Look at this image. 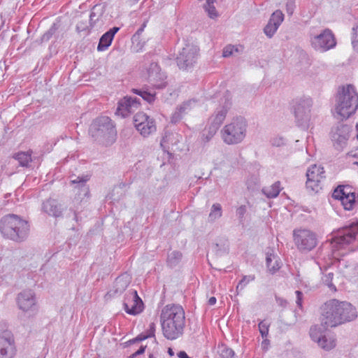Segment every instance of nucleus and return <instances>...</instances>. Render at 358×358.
Returning a JSON list of instances; mask_svg holds the SVG:
<instances>
[{
	"label": "nucleus",
	"instance_id": "nucleus-1",
	"mask_svg": "<svg viewBox=\"0 0 358 358\" xmlns=\"http://www.w3.org/2000/svg\"><path fill=\"white\" fill-rule=\"evenodd\" d=\"M322 324L327 327H335L343 323L350 322L357 317L356 309L347 301L331 299L321 308Z\"/></svg>",
	"mask_w": 358,
	"mask_h": 358
},
{
	"label": "nucleus",
	"instance_id": "nucleus-2",
	"mask_svg": "<svg viewBox=\"0 0 358 358\" xmlns=\"http://www.w3.org/2000/svg\"><path fill=\"white\" fill-rule=\"evenodd\" d=\"M163 335L168 340H175L182 335L185 324V311L178 305H166L160 315Z\"/></svg>",
	"mask_w": 358,
	"mask_h": 358
},
{
	"label": "nucleus",
	"instance_id": "nucleus-3",
	"mask_svg": "<svg viewBox=\"0 0 358 358\" xmlns=\"http://www.w3.org/2000/svg\"><path fill=\"white\" fill-rule=\"evenodd\" d=\"M30 225L20 216L8 214L0 220V233L5 238L16 243L24 241L29 236Z\"/></svg>",
	"mask_w": 358,
	"mask_h": 358
},
{
	"label": "nucleus",
	"instance_id": "nucleus-4",
	"mask_svg": "<svg viewBox=\"0 0 358 358\" xmlns=\"http://www.w3.org/2000/svg\"><path fill=\"white\" fill-rule=\"evenodd\" d=\"M358 108V93L354 85H346L339 87L336 97L334 116L344 120L354 114Z\"/></svg>",
	"mask_w": 358,
	"mask_h": 358
},
{
	"label": "nucleus",
	"instance_id": "nucleus-5",
	"mask_svg": "<svg viewBox=\"0 0 358 358\" xmlns=\"http://www.w3.org/2000/svg\"><path fill=\"white\" fill-rule=\"evenodd\" d=\"M89 134L94 141L109 146L115 141L117 132L110 118L107 116H101L91 123Z\"/></svg>",
	"mask_w": 358,
	"mask_h": 358
},
{
	"label": "nucleus",
	"instance_id": "nucleus-6",
	"mask_svg": "<svg viewBox=\"0 0 358 358\" xmlns=\"http://www.w3.org/2000/svg\"><path fill=\"white\" fill-rule=\"evenodd\" d=\"M248 122L241 116L236 117L221 130V137L227 145H236L241 143L247 134Z\"/></svg>",
	"mask_w": 358,
	"mask_h": 358
},
{
	"label": "nucleus",
	"instance_id": "nucleus-7",
	"mask_svg": "<svg viewBox=\"0 0 358 358\" xmlns=\"http://www.w3.org/2000/svg\"><path fill=\"white\" fill-rule=\"evenodd\" d=\"M358 236V221L351 222L339 229L332 238V248L339 250L355 241Z\"/></svg>",
	"mask_w": 358,
	"mask_h": 358
},
{
	"label": "nucleus",
	"instance_id": "nucleus-8",
	"mask_svg": "<svg viewBox=\"0 0 358 358\" xmlns=\"http://www.w3.org/2000/svg\"><path fill=\"white\" fill-rule=\"evenodd\" d=\"M313 101L310 97H303L296 100L294 105L296 123L302 129H308L310 126V111Z\"/></svg>",
	"mask_w": 358,
	"mask_h": 358
},
{
	"label": "nucleus",
	"instance_id": "nucleus-9",
	"mask_svg": "<svg viewBox=\"0 0 358 358\" xmlns=\"http://www.w3.org/2000/svg\"><path fill=\"white\" fill-rule=\"evenodd\" d=\"M293 240L296 248L301 252H310L317 245L316 234L307 229H295L293 231Z\"/></svg>",
	"mask_w": 358,
	"mask_h": 358
},
{
	"label": "nucleus",
	"instance_id": "nucleus-10",
	"mask_svg": "<svg viewBox=\"0 0 358 358\" xmlns=\"http://www.w3.org/2000/svg\"><path fill=\"white\" fill-rule=\"evenodd\" d=\"M311 47L316 51L324 52L334 48L336 45V38L332 31L329 29H324L321 33L310 35Z\"/></svg>",
	"mask_w": 358,
	"mask_h": 358
},
{
	"label": "nucleus",
	"instance_id": "nucleus-11",
	"mask_svg": "<svg viewBox=\"0 0 358 358\" xmlns=\"http://www.w3.org/2000/svg\"><path fill=\"white\" fill-rule=\"evenodd\" d=\"M306 189L311 193H317L322 189V180L325 178L324 168L316 164L312 165L306 172Z\"/></svg>",
	"mask_w": 358,
	"mask_h": 358
},
{
	"label": "nucleus",
	"instance_id": "nucleus-12",
	"mask_svg": "<svg viewBox=\"0 0 358 358\" xmlns=\"http://www.w3.org/2000/svg\"><path fill=\"white\" fill-rule=\"evenodd\" d=\"M199 49L192 44H187L176 57L178 67L182 70H187L193 66L196 63Z\"/></svg>",
	"mask_w": 358,
	"mask_h": 358
},
{
	"label": "nucleus",
	"instance_id": "nucleus-13",
	"mask_svg": "<svg viewBox=\"0 0 358 358\" xmlns=\"http://www.w3.org/2000/svg\"><path fill=\"white\" fill-rule=\"evenodd\" d=\"M134 124L143 137L155 133L157 129L155 120L143 112L137 113L134 116Z\"/></svg>",
	"mask_w": 358,
	"mask_h": 358
},
{
	"label": "nucleus",
	"instance_id": "nucleus-14",
	"mask_svg": "<svg viewBox=\"0 0 358 358\" xmlns=\"http://www.w3.org/2000/svg\"><path fill=\"white\" fill-rule=\"evenodd\" d=\"M231 95L229 92H226L223 98L221 99L220 106L216 108L213 115L210 117V123L220 127L226 118V116L231 107Z\"/></svg>",
	"mask_w": 358,
	"mask_h": 358
},
{
	"label": "nucleus",
	"instance_id": "nucleus-15",
	"mask_svg": "<svg viewBox=\"0 0 358 358\" xmlns=\"http://www.w3.org/2000/svg\"><path fill=\"white\" fill-rule=\"evenodd\" d=\"M16 353L13 334L10 331L0 333V358H13Z\"/></svg>",
	"mask_w": 358,
	"mask_h": 358
},
{
	"label": "nucleus",
	"instance_id": "nucleus-16",
	"mask_svg": "<svg viewBox=\"0 0 358 358\" xmlns=\"http://www.w3.org/2000/svg\"><path fill=\"white\" fill-rule=\"evenodd\" d=\"M147 71L148 82L155 89L162 90L167 86V76L165 73L162 71L157 63L152 62Z\"/></svg>",
	"mask_w": 358,
	"mask_h": 358
},
{
	"label": "nucleus",
	"instance_id": "nucleus-17",
	"mask_svg": "<svg viewBox=\"0 0 358 358\" xmlns=\"http://www.w3.org/2000/svg\"><path fill=\"white\" fill-rule=\"evenodd\" d=\"M123 306L125 312L132 315H138L143 310V303L135 290L126 294Z\"/></svg>",
	"mask_w": 358,
	"mask_h": 358
},
{
	"label": "nucleus",
	"instance_id": "nucleus-18",
	"mask_svg": "<svg viewBox=\"0 0 358 358\" xmlns=\"http://www.w3.org/2000/svg\"><path fill=\"white\" fill-rule=\"evenodd\" d=\"M139 106L138 99L126 96L118 101L115 114L122 117H126L134 112Z\"/></svg>",
	"mask_w": 358,
	"mask_h": 358
},
{
	"label": "nucleus",
	"instance_id": "nucleus-19",
	"mask_svg": "<svg viewBox=\"0 0 358 358\" xmlns=\"http://www.w3.org/2000/svg\"><path fill=\"white\" fill-rule=\"evenodd\" d=\"M16 300L18 308L24 312L31 311L36 308L35 294L31 290L21 292L18 294Z\"/></svg>",
	"mask_w": 358,
	"mask_h": 358
},
{
	"label": "nucleus",
	"instance_id": "nucleus-20",
	"mask_svg": "<svg viewBox=\"0 0 358 358\" xmlns=\"http://www.w3.org/2000/svg\"><path fill=\"white\" fill-rule=\"evenodd\" d=\"M284 14L280 10H276L271 14L267 24L264 28V33L268 38H271L274 36L284 21Z\"/></svg>",
	"mask_w": 358,
	"mask_h": 358
},
{
	"label": "nucleus",
	"instance_id": "nucleus-21",
	"mask_svg": "<svg viewBox=\"0 0 358 358\" xmlns=\"http://www.w3.org/2000/svg\"><path fill=\"white\" fill-rule=\"evenodd\" d=\"M349 136L350 127L346 124L338 125L331 131V140L337 149L346 143Z\"/></svg>",
	"mask_w": 358,
	"mask_h": 358
},
{
	"label": "nucleus",
	"instance_id": "nucleus-22",
	"mask_svg": "<svg viewBox=\"0 0 358 358\" xmlns=\"http://www.w3.org/2000/svg\"><path fill=\"white\" fill-rule=\"evenodd\" d=\"M90 178V175H82L71 180V184L74 185L75 189H77L76 194L80 199L88 197L90 194V189L87 185V182Z\"/></svg>",
	"mask_w": 358,
	"mask_h": 358
},
{
	"label": "nucleus",
	"instance_id": "nucleus-23",
	"mask_svg": "<svg viewBox=\"0 0 358 358\" xmlns=\"http://www.w3.org/2000/svg\"><path fill=\"white\" fill-rule=\"evenodd\" d=\"M266 264L268 271L271 274L276 273L282 266L280 257L272 248H268L266 252Z\"/></svg>",
	"mask_w": 358,
	"mask_h": 358
},
{
	"label": "nucleus",
	"instance_id": "nucleus-24",
	"mask_svg": "<svg viewBox=\"0 0 358 358\" xmlns=\"http://www.w3.org/2000/svg\"><path fill=\"white\" fill-rule=\"evenodd\" d=\"M42 210L50 216L60 217L62 214L61 205L55 199H48L42 204Z\"/></svg>",
	"mask_w": 358,
	"mask_h": 358
},
{
	"label": "nucleus",
	"instance_id": "nucleus-25",
	"mask_svg": "<svg viewBox=\"0 0 358 358\" xmlns=\"http://www.w3.org/2000/svg\"><path fill=\"white\" fill-rule=\"evenodd\" d=\"M120 30L117 27H114L110 29L108 31L103 34L99 39L97 46L98 51L106 50L110 45L113 40L115 34Z\"/></svg>",
	"mask_w": 358,
	"mask_h": 358
},
{
	"label": "nucleus",
	"instance_id": "nucleus-26",
	"mask_svg": "<svg viewBox=\"0 0 358 358\" xmlns=\"http://www.w3.org/2000/svg\"><path fill=\"white\" fill-rule=\"evenodd\" d=\"M318 345L324 350L329 351L334 348L336 345V339L335 336L330 333H327L317 342Z\"/></svg>",
	"mask_w": 358,
	"mask_h": 358
},
{
	"label": "nucleus",
	"instance_id": "nucleus-27",
	"mask_svg": "<svg viewBox=\"0 0 358 358\" xmlns=\"http://www.w3.org/2000/svg\"><path fill=\"white\" fill-rule=\"evenodd\" d=\"M181 136L177 133H166L163 136L160 145L164 149H169V145H175L181 139Z\"/></svg>",
	"mask_w": 358,
	"mask_h": 358
},
{
	"label": "nucleus",
	"instance_id": "nucleus-28",
	"mask_svg": "<svg viewBox=\"0 0 358 358\" xmlns=\"http://www.w3.org/2000/svg\"><path fill=\"white\" fill-rule=\"evenodd\" d=\"M282 188L280 187V181L275 182L269 187H265L262 189V193L267 198H275L278 196L281 191Z\"/></svg>",
	"mask_w": 358,
	"mask_h": 358
},
{
	"label": "nucleus",
	"instance_id": "nucleus-29",
	"mask_svg": "<svg viewBox=\"0 0 358 358\" xmlns=\"http://www.w3.org/2000/svg\"><path fill=\"white\" fill-rule=\"evenodd\" d=\"M31 154V150L19 152L14 155L13 158L19 162L20 166L22 167H27L29 163L32 161Z\"/></svg>",
	"mask_w": 358,
	"mask_h": 358
},
{
	"label": "nucleus",
	"instance_id": "nucleus-30",
	"mask_svg": "<svg viewBox=\"0 0 358 358\" xmlns=\"http://www.w3.org/2000/svg\"><path fill=\"white\" fill-rule=\"evenodd\" d=\"M192 103H196V101L194 100H189L187 101H185L181 104L177 110L175 111V113L172 115L171 117V122L173 123H177L182 119V114L186 113V106H189Z\"/></svg>",
	"mask_w": 358,
	"mask_h": 358
},
{
	"label": "nucleus",
	"instance_id": "nucleus-31",
	"mask_svg": "<svg viewBox=\"0 0 358 358\" xmlns=\"http://www.w3.org/2000/svg\"><path fill=\"white\" fill-rule=\"evenodd\" d=\"M131 92L139 95L143 100L149 103H153L156 99V93L148 91L145 89H132Z\"/></svg>",
	"mask_w": 358,
	"mask_h": 358
},
{
	"label": "nucleus",
	"instance_id": "nucleus-32",
	"mask_svg": "<svg viewBox=\"0 0 358 358\" xmlns=\"http://www.w3.org/2000/svg\"><path fill=\"white\" fill-rule=\"evenodd\" d=\"M222 215V208L220 203H213L208 215V222H214Z\"/></svg>",
	"mask_w": 358,
	"mask_h": 358
},
{
	"label": "nucleus",
	"instance_id": "nucleus-33",
	"mask_svg": "<svg viewBox=\"0 0 358 358\" xmlns=\"http://www.w3.org/2000/svg\"><path fill=\"white\" fill-rule=\"evenodd\" d=\"M59 24L57 22L53 23L50 28L41 36V42L43 43L48 41L53 36H55L57 39L59 38V35L57 34V32L59 28Z\"/></svg>",
	"mask_w": 358,
	"mask_h": 358
},
{
	"label": "nucleus",
	"instance_id": "nucleus-34",
	"mask_svg": "<svg viewBox=\"0 0 358 358\" xmlns=\"http://www.w3.org/2000/svg\"><path fill=\"white\" fill-rule=\"evenodd\" d=\"M182 257V254L180 251H173L168 255L166 259L167 265L171 267L176 266L181 261Z\"/></svg>",
	"mask_w": 358,
	"mask_h": 358
},
{
	"label": "nucleus",
	"instance_id": "nucleus-35",
	"mask_svg": "<svg viewBox=\"0 0 358 358\" xmlns=\"http://www.w3.org/2000/svg\"><path fill=\"white\" fill-rule=\"evenodd\" d=\"M129 281L124 279L123 276H119L115 279L113 286L114 294L122 293L128 287Z\"/></svg>",
	"mask_w": 358,
	"mask_h": 358
},
{
	"label": "nucleus",
	"instance_id": "nucleus-36",
	"mask_svg": "<svg viewBox=\"0 0 358 358\" xmlns=\"http://www.w3.org/2000/svg\"><path fill=\"white\" fill-rule=\"evenodd\" d=\"M103 13V7L101 4H96L91 10L90 15V21L91 25L94 24L102 16Z\"/></svg>",
	"mask_w": 358,
	"mask_h": 358
},
{
	"label": "nucleus",
	"instance_id": "nucleus-37",
	"mask_svg": "<svg viewBox=\"0 0 358 358\" xmlns=\"http://www.w3.org/2000/svg\"><path fill=\"white\" fill-rule=\"evenodd\" d=\"M325 334L327 333L324 331L323 327L320 325H315L310 329V336L317 343Z\"/></svg>",
	"mask_w": 358,
	"mask_h": 358
},
{
	"label": "nucleus",
	"instance_id": "nucleus-38",
	"mask_svg": "<svg viewBox=\"0 0 358 358\" xmlns=\"http://www.w3.org/2000/svg\"><path fill=\"white\" fill-rule=\"evenodd\" d=\"M220 127L210 123L202 131V140L204 142L209 141L216 134L217 131Z\"/></svg>",
	"mask_w": 358,
	"mask_h": 358
},
{
	"label": "nucleus",
	"instance_id": "nucleus-39",
	"mask_svg": "<svg viewBox=\"0 0 358 358\" xmlns=\"http://www.w3.org/2000/svg\"><path fill=\"white\" fill-rule=\"evenodd\" d=\"M217 353L222 358H232L234 357L235 352L234 351L229 348L225 344H220L217 346Z\"/></svg>",
	"mask_w": 358,
	"mask_h": 358
},
{
	"label": "nucleus",
	"instance_id": "nucleus-40",
	"mask_svg": "<svg viewBox=\"0 0 358 358\" xmlns=\"http://www.w3.org/2000/svg\"><path fill=\"white\" fill-rule=\"evenodd\" d=\"M345 210H351L356 203V195L348 196L339 200Z\"/></svg>",
	"mask_w": 358,
	"mask_h": 358
},
{
	"label": "nucleus",
	"instance_id": "nucleus-41",
	"mask_svg": "<svg viewBox=\"0 0 358 358\" xmlns=\"http://www.w3.org/2000/svg\"><path fill=\"white\" fill-rule=\"evenodd\" d=\"M334 275V273L327 272L325 274H324L323 277L322 278V280L323 283L325 284L330 289V290L336 292V287L335 285L332 283Z\"/></svg>",
	"mask_w": 358,
	"mask_h": 358
},
{
	"label": "nucleus",
	"instance_id": "nucleus-42",
	"mask_svg": "<svg viewBox=\"0 0 358 358\" xmlns=\"http://www.w3.org/2000/svg\"><path fill=\"white\" fill-rule=\"evenodd\" d=\"M155 325L154 323H151L150 324L149 329L147 331V334L145 335H139L135 339L132 341L133 343L136 341H141L148 338H150L155 336Z\"/></svg>",
	"mask_w": 358,
	"mask_h": 358
},
{
	"label": "nucleus",
	"instance_id": "nucleus-43",
	"mask_svg": "<svg viewBox=\"0 0 358 358\" xmlns=\"http://www.w3.org/2000/svg\"><path fill=\"white\" fill-rule=\"evenodd\" d=\"M255 276L254 275H244L238 283L236 291L243 290L249 282L255 280Z\"/></svg>",
	"mask_w": 358,
	"mask_h": 358
},
{
	"label": "nucleus",
	"instance_id": "nucleus-44",
	"mask_svg": "<svg viewBox=\"0 0 358 358\" xmlns=\"http://www.w3.org/2000/svg\"><path fill=\"white\" fill-rule=\"evenodd\" d=\"M352 45L354 50L358 53V22L352 29Z\"/></svg>",
	"mask_w": 358,
	"mask_h": 358
},
{
	"label": "nucleus",
	"instance_id": "nucleus-45",
	"mask_svg": "<svg viewBox=\"0 0 358 358\" xmlns=\"http://www.w3.org/2000/svg\"><path fill=\"white\" fill-rule=\"evenodd\" d=\"M246 212H247V208L244 205L239 206L238 208H237V209L236 210V214L238 218L239 223L242 225L244 224V222H245L244 217H245V215Z\"/></svg>",
	"mask_w": 358,
	"mask_h": 358
},
{
	"label": "nucleus",
	"instance_id": "nucleus-46",
	"mask_svg": "<svg viewBox=\"0 0 358 358\" xmlns=\"http://www.w3.org/2000/svg\"><path fill=\"white\" fill-rule=\"evenodd\" d=\"M259 330L263 338H266L268 335L269 325L264 321H261L259 324Z\"/></svg>",
	"mask_w": 358,
	"mask_h": 358
},
{
	"label": "nucleus",
	"instance_id": "nucleus-47",
	"mask_svg": "<svg viewBox=\"0 0 358 358\" xmlns=\"http://www.w3.org/2000/svg\"><path fill=\"white\" fill-rule=\"evenodd\" d=\"M341 187H337L333 192L332 196L335 199L341 200L343 198L348 196L347 193L345 192L344 189H341Z\"/></svg>",
	"mask_w": 358,
	"mask_h": 358
},
{
	"label": "nucleus",
	"instance_id": "nucleus-48",
	"mask_svg": "<svg viewBox=\"0 0 358 358\" xmlns=\"http://www.w3.org/2000/svg\"><path fill=\"white\" fill-rule=\"evenodd\" d=\"M285 7L287 14L292 15L296 8L295 0H287Z\"/></svg>",
	"mask_w": 358,
	"mask_h": 358
},
{
	"label": "nucleus",
	"instance_id": "nucleus-49",
	"mask_svg": "<svg viewBox=\"0 0 358 358\" xmlns=\"http://www.w3.org/2000/svg\"><path fill=\"white\" fill-rule=\"evenodd\" d=\"M146 25H147V22H144L141 24V27L133 35L132 38H131L133 42L136 41H138L139 39L140 36L143 33V31H144V29L145 28Z\"/></svg>",
	"mask_w": 358,
	"mask_h": 358
},
{
	"label": "nucleus",
	"instance_id": "nucleus-50",
	"mask_svg": "<svg viewBox=\"0 0 358 358\" xmlns=\"http://www.w3.org/2000/svg\"><path fill=\"white\" fill-rule=\"evenodd\" d=\"M234 50L237 51L238 50L233 45H227L224 48L222 55L224 57H228L233 54Z\"/></svg>",
	"mask_w": 358,
	"mask_h": 358
},
{
	"label": "nucleus",
	"instance_id": "nucleus-51",
	"mask_svg": "<svg viewBox=\"0 0 358 358\" xmlns=\"http://www.w3.org/2000/svg\"><path fill=\"white\" fill-rule=\"evenodd\" d=\"M271 143L273 146L280 147L285 143V140L282 137H276L271 140Z\"/></svg>",
	"mask_w": 358,
	"mask_h": 358
},
{
	"label": "nucleus",
	"instance_id": "nucleus-52",
	"mask_svg": "<svg viewBox=\"0 0 358 358\" xmlns=\"http://www.w3.org/2000/svg\"><path fill=\"white\" fill-rule=\"evenodd\" d=\"M295 294L296 296V305L299 308H302L303 293L299 290H296L295 292Z\"/></svg>",
	"mask_w": 358,
	"mask_h": 358
},
{
	"label": "nucleus",
	"instance_id": "nucleus-53",
	"mask_svg": "<svg viewBox=\"0 0 358 358\" xmlns=\"http://www.w3.org/2000/svg\"><path fill=\"white\" fill-rule=\"evenodd\" d=\"M338 187H341V189H344L348 196L355 195V192L352 190V187L350 185H338Z\"/></svg>",
	"mask_w": 358,
	"mask_h": 358
},
{
	"label": "nucleus",
	"instance_id": "nucleus-54",
	"mask_svg": "<svg viewBox=\"0 0 358 358\" xmlns=\"http://www.w3.org/2000/svg\"><path fill=\"white\" fill-rule=\"evenodd\" d=\"M145 346H141V348L137 351L129 356V358H135L138 355L143 354L145 352Z\"/></svg>",
	"mask_w": 358,
	"mask_h": 358
},
{
	"label": "nucleus",
	"instance_id": "nucleus-55",
	"mask_svg": "<svg viewBox=\"0 0 358 358\" xmlns=\"http://www.w3.org/2000/svg\"><path fill=\"white\" fill-rule=\"evenodd\" d=\"M275 299H276L278 304L280 306L283 307V308H285L287 306V300H285L282 298H280V297H278V296L275 297Z\"/></svg>",
	"mask_w": 358,
	"mask_h": 358
},
{
	"label": "nucleus",
	"instance_id": "nucleus-56",
	"mask_svg": "<svg viewBox=\"0 0 358 358\" xmlns=\"http://www.w3.org/2000/svg\"><path fill=\"white\" fill-rule=\"evenodd\" d=\"M195 101H196V103H192L189 106H186V113L189 110H191L192 108H193L194 107L198 105V101L195 99H194Z\"/></svg>",
	"mask_w": 358,
	"mask_h": 358
},
{
	"label": "nucleus",
	"instance_id": "nucleus-57",
	"mask_svg": "<svg viewBox=\"0 0 358 358\" xmlns=\"http://www.w3.org/2000/svg\"><path fill=\"white\" fill-rule=\"evenodd\" d=\"M350 155L355 158H358V147L355 150H352L350 152Z\"/></svg>",
	"mask_w": 358,
	"mask_h": 358
},
{
	"label": "nucleus",
	"instance_id": "nucleus-58",
	"mask_svg": "<svg viewBox=\"0 0 358 358\" xmlns=\"http://www.w3.org/2000/svg\"><path fill=\"white\" fill-rule=\"evenodd\" d=\"M217 299L215 296H212L208 299V303L210 306H213L216 303Z\"/></svg>",
	"mask_w": 358,
	"mask_h": 358
},
{
	"label": "nucleus",
	"instance_id": "nucleus-59",
	"mask_svg": "<svg viewBox=\"0 0 358 358\" xmlns=\"http://www.w3.org/2000/svg\"><path fill=\"white\" fill-rule=\"evenodd\" d=\"M168 353L170 356H173V355H174V352L171 348H169Z\"/></svg>",
	"mask_w": 358,
	"mask_h": 358
},
{
	"label": "nucleus",
	"instance_id": "nucleus-60",
	"mask_svg": "<svg viewBox=\"0 0 358 358\" xmlns=\"http://www.w3.org/2000/svg\"><path fill=\"white\" fill-rule=\"evenodd\" d=\"M356 130L357 131V138H358V123L356 124Z\"/></svg>",
	"mask_w": 358,
	"mask_h": 358
},
{
	"label": "nucleus",
	"instance_id": "nucleus-61",
	"mask_svg": "<svg viewBox=\"0 0 358 358\" xmlns=\"http://www.w3.org/2000/svg\"><path fill=\"white\" fill-rule=\"evenodd\" d=\"M149 358H155V357H154L153 355L151 354V355H149Z\"/></svg>",
	"mask_w": 358,
	"mask_h": 358
},
{
	"label": "nucleus",
	"instance_id": "nucleus-62",
	"mask_svg": "<svg viewBox=\"0 0 358 358\" xmlns=\"http://www.w3.org/2000/svg\"><path fill=\"white\" fill-rule=\"evenodd\" d=\"M357 164H358V163H357Z\"/></svg>",
	"mask_w": 358,
	"mask_h": 358
}]
</instances>
